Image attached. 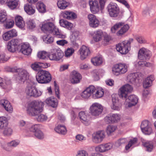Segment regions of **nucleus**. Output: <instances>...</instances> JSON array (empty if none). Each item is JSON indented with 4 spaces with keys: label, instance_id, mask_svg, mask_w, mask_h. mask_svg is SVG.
Returning a JSON list of instances; mask_svg holds the SVG:
<instances>
[{
    "label": "nucleus",
    "instance_id": "f257e3e1",
    "mask_svg": "<svg viewBox=\"0 0 156 156\" xmlns=\"http://www.w3.org/2000/svg\"><path fill=\"white\" fill-rule=\"evenodd\" d=\"M43 106V103L41 102L33 101L28 105L27 113L30 116H36L42 111Z\"/></svg>",
    "mask_w": 156,
    "mask_h": 156
},
{
    "label": "nucleus",
    "instance_id": "f03ea898",
    "mask_svg": "<svg viewBox=\"0 0 156 156\" xmlns=\"http://www.w3.org/2000/svg\"><path fill=\"white\" fill-rule=\"evenodd\" d=\"M129 28V25L125 24L123 22H119L113 25L111 27L110 30L112 33H116L117 36H121L126 32Z\"/></svg>",
    "mask_w": 156,
    "mask_h": 156
},
{
    "label": "nucleus",
    "instance_id": "7ed1b4c3",
    "mask_svg": "<svg viewBox=\"0 0 156 156\" xmlns=\"http://www.w3.org/2000/svg\"><path fill=\"white\" fill-rule=\"evenodd\" d=\"M107 0H89V5L90 10L93 14L99 12L104 8Z\"/></svg>",
    "mask_w": 156,
    "mask_h": 156
},
{
    "label": "nucleus",
    "instance_id": "20e7f679",
    "mask_svg": "<svg viewBox=\"0 0 156 156\" xmlns=\"http://www.w3.org/2000/svg\"><path fill=\"white\" fill-rule=\"evenodd\" d=\"M128 65L124 63H118L114 65L112 67V72L113 74L118 76L123 75L128 70Z\"/></svg>",
    "mask_w": 156,
    "mask_h": 156
},
{
    "label": "nucleus",
    "instance_id": "39448f33",
    "mask_svg": "<svg viewBox=\"0 0 156 156\" xmlns=\"http://www.w3.org/2000/svg\"><path fill=\"white\" fill-rule=\"evenodd\" d=\"M133 39L130 38L125 40L116 45V49L117 51L122 54H126L129 51L130 48V44L133 42Z\"/></svg>",
    "mask_w": 156,
    "mask_h": 156
},
{
    "label": "nucleus",
    "instance_id": "423d86ee",
    "mask_svg": "<svg viewBox=\"0 0 156 156\" xmlns=\"http://www.w3.org/2000/svg\"><path fill=\"white\" fill-rule=\"evenodd\" d=\"M37 81L39 83H49L51 80L50 73L46 70H39L36 76Z\"/></svg>",
    "mask_w": 156,
    "mask_h": 156
},
{
    "label": "nucleus",
    "instance_id": "0eeeda50",
    "mask_svg": "<svg viewBox=\"0 0 156 156\" xmlns=\"http://www.w3.org/2000/svg\"><path fill=\"white\" fill-rule=\"evenodd\" d=\"M107 9L109 16L112 17H117L119 13V8L115 3H110L108 5Z\"/></svg>",
    "mask_w": 156,
    "mask_h": 156
},
{
    "label": "nucleus",
    "instance_id": "6e6552de",
    "mask_svg": "<svg viewBox=\"0 0 156 156\" xmlns=\"http://www.w3.org/2000/svg\"><path fill=\"white\" fill-rule=\"evenodd\" d=\"M103 110L102 106L98 103L92 104L90 108V113L91 115L97 116L101 114Z\"/></svg>",
    "mask_w": 156,
    "mask_h": 156
},
{
    "label": "nucleus",
    "instance_id": "1a4fd4ad",
    "mask_svg": "<svg viewBox=\"0 0 156 156\" xmlns=\"http://www.w3.org/2000/svg\"><path fill=\"white\" fill-rule=\"evenodd\" d=\"M87 18L89 27L93 28L98 27L100 24V22L98 18L93 14L88 15Z\"/></svg>",
    "mask_w": 156,
    "mask_h": 156
},
{
    "label": "nucleus",
    "instance_id": "9d476101",
    "mask_svg": "<svg viewBox=\"0 0 156 156\" xmlns=\"http://www.w3.org/2000/svg\"><path fill=\"white\" fill-rule=\"evenodd\" d=\"M133 90V87L130 85L126 84L122 86L119 89V95L120 97L126 98L128 94Z\"/></svg>",
    "mask_w": 156,
    "mask_h": 156
},
{
    "label": "nucleus",
    "instance_id": "9b49d317",
    "mask_svg": "<svg viewBox=\"0 0 156 156\" xmlns=\"http://www.w3.org/2000/svg\"><path fill=\"white\" fill-rule=\"evenodd\" d=\"M78 53L80 59L83 60L90 55L91 51L89 47L83 45L78 50Z\"/></svg>",
    "mask_w": 156,
    "mask_h": 156
},
{
    "label": "nucleus",
    "instance_id": "f8f14e48",
    "mask_svg": "<svg viewBox=\"0 0 156 156\" xmlns=\"http://www.w3.org/2000/svg\"><path fill=\"white\" fill-rule=\"evenodd\" d=\"M20 43L17 39H13L8 42L7 48L10 52H14L18 50Z\"/></svg>",
    "mask_w": 156,
    "mask_h": 156
},
{
    "label": "nucleus",
    "instance_id": "ddd939ff",
    "mask_svg": "<svg viewBox=\"0 0 156 156\" xmlns=\"http://www.w3.org/2000/svg\"><path fill=\"white\" fill-rule=\"evenodd\" d=\"M113 147V144L111 143H107L101 144L95 148L96 152L103 153L112 149Z\"/></svg>",
    "mask_w": 156,
    "mask_h": 156
},
{
    "label": "nucleus",
    "instance_id": "4468645a",
    "mask_svg": "<svg viewBox=\"0 0 156 156\" xmlns=\"http://www.w3.org/2000/svg\"><path fill=\"white\" fill-rule=\"evenodd\" d=\"M26 93L29 96L35 97L40 96L42 94L41 92L40 91H38L35 87L32 86L27 87Z\"/></svg>",
    "mask_w": 156,
    "mask_h": 156
},
{
    "label": "nucleus",
    "instance_id": "2eb2a0df",
    "mask_svg": "<svg viewBox=\"0 0 156 156\" xmlns=\"http://www.w3.org/2000/svg\"><path fill=\"white\" fill-rule=\"evenodd\" d=\"M19 73L16 77L17 80L19 82H24L28 78L29 74L26 70L22 69H18L17 70Z\"/></svg>",
    "mask_w": 156,
    "mask_h": 156
},
{
    "label": "nucleus",
    "instance_id": "dca6fc26",
    "mask_svg": "<svg viewBox=\"0 0 156 156\" xmlns=\"http://www.w3.org/2000/svg\"><path fill=\"white\" fill-rule=\"evenodd\" d=\"M120 119L121 115L118 114L108 115L105 118V121L107 123L117 122L119 121Z\"/></svg>",
    "mask_w": 156,
    "mask_h": 156
},
{
    "label": "nucleus",
    "instance_id": "f3484780",
    "mask_svg": "<svg viewBox=\"0 0 156 156\" xmlns=\"http://www.w3.org/2000/svg\"><path fill=\"white\" fill-rule=\"evenodd\" d=\"M105 136V135L104 131H98L93 135L92 140L93 142L95 143H100L102 142Z\"/></svg>",
    "mask_w": 156,
    "mask_h": 156
},
{
    "label": "nucleus",
    "instance_id": "a211bd4d",
    "mask_svg": "<svg viewBox=\"0 0 156 156\" xmlns=\"http://www.w3.org/2000/svg\"><path fill=\"white\" fill-rule=\"evenodd\" d=\"M55 25L52 22L44 21L41 24V30L44 32H51L55 28Z\"/></svg>",
    "mask_w": 156,
    "mask_h": 156
},
{
    "label": "nucleus",
    "instance_id": "6ab92c4d",
    "mask_svg": "<svg viewBox=\"0 0 156 156\" xmlns=\"http://www.w3.org/2000/svg\"><path fill=\"white\" fill-rule=\"evenodd\" d=\"M82 76L77 71H73L71 75L70 81L72 84L77 83L80 82Z\"/></svg>",
    "mask_w": 156,
    "mask_h": 156
},
{
    "label": "nucleus",
    "instance_id": "aec40b11",
    "mask_svg": "<svg viewBox=\"0 0 156 156\" xmlns=\"http://www.w3.org/2000/svg\"><path fill=\"white\" fill-rule=\"evenodd\" d=\"M150 51L147 49L142 48L140 49L138 52V58L141 60H146L149 58Z\"/></svg>",
    "mask_w": 156,
    "mask_h": 156
},
{
    "label": "nucleus",
    "instance_id": "412c9836",
    "mask_svg": "<svg viewBox=\"0 0 156 156\" xmlns=\"http://www.w3.org/2000/svg\"><path fill=\"white\" fill-rule=\"evenodd\" d=\"M79 116L81 122L84 125L88 126L90 124L89 116L85 112L82 111L80 112Z\"/></svg>",
    "mask_w": 156,
    "mask_h": 156
},
{
    "label": "nucleus",
    "instance_id": "4be33fe9",
    "mask_svg": "<svg viewBox=\"0 0 156 156\" xmlns=\"http://www.w3.org/2000/svg\"><path fill=\"white\" fill-rule=\"evenodd\" d=\"M95 87L93 86H90L86 88L81 94V96L84 98H88L90 97L91 94H94Z\"/></svg>",
    "mask_w": 156,
    "mask_h": 156
},
{
    "label": "nucleus",
    "instance_id": "5701e85b",
    "mask_svg": "<svg viewBox=\"0 0 156 156\" xmlns=\"http://www.w3.org/2000/svg\"><path fill=\"white\" fill-rule=\"evenodd\" d=\"M32 51L29 43H24L21 45L20 51L24 55H29L31 54Z\"/></svg>",
    "mask_w": 156,
    "mask_h": 156
},
{
    "label": "nucleus",
    "instance_id": "b1692460",
    "mask_svg": "<svg viewBox=\"0 0 156 156\" xmlns=\"http://www.w3.org/2000/svg\"><path fill=\"white\" fill-rule=\"evenodd\" d=\"M138 101V98L135 95H132L129 96L126 100V104L128 107H131L136 104Z\"/></svg>",
    "mask_w": 156,
    "mask_h": 156
},
{
    "label": "nucleus",
    "instance_id": "393cba45",
    "mask_svg": "<svg viewBox=\"0 0 156 156\" xmlns=\"http://www.w3.org/2000/svg\"><path fill=\"white\" fill-rule=\"evenodd\" d=\"M15 21L16 25L18 27L22 30L25 29V23L22 17L19 15L16 16Z\"/></svg>",
    "mask_w": 156,
    "mask_h": 156
},
{
    "label": "nucleus",
    "instance_id": "a878e982",
    "mask_svg": "<svg viewBox=\"0 0 156 156\" xmlns=\"http://www.w3.org/2000/svg\"><path fill=\"white\" fill-rule=\"evenodd\" d=\"M62 16L63 18L69 20L74 19L77 17L74 12L69 11H64L62 12Z\"/></svg>",
    "mask_w": 156,
    "mask_h": 156
},
{
    "label": "nucleus",
    "instance_id": "bb28decb",
    "mask_svg": "<svg viewBox=\"0 0 156 156\" xmlns=\"http://www.w3.org/2000/svg\"><path fill=\"white\" fill-rule=\"evenodd\" d=\"M94 40L96 42L101 41L103 37V33L101 30L95 31L92 35Z\"/></svg>",
    "mask_w": 156,
    "mask_h": 156
},
{
    "label": "nucleus",
    "instance_id": "cd10ccee",
    "mask_svg": "<svg viewBox=\"0 0 156 156\" xmlns=\"http://www.w3.org/2000/svg\"><path fill=\"white\" fill-rule=\"evenodd\" d=\"M154 80V76L153 75H151L147 77L144 81L143 86L145 88H147L151 86L152 81Z\"/></svg>",
    "mask_w": 156,
    "mask_h": 156
},
{
    "label": "nucleus",
    "instance_id": "c85d7f7f",
    "mask_svg": "<svg viewBox=\"0 0 156 156\" xmlns=\"http://www.w3.org/2000/svg\"><path fill=\"white\" fill-rule=\"evenodd\" d=\"M54 129L56 133L63 135H65L67 132L66 128L63 125H58L55 127Z\"/></svg>",
    "mask_w": 156,
    "mask_h": 156
},
{
    "label": "nucleus",
    "instance_id": "c756f323",
    "mask_svg": "<svg viewBox=\"0 0 156 156\" xmlns=\"http://www.w3.org/2000/svg\"><path fill=\"white\" fill-rule=\"evenodd\" d=\"M20 3L19 0H9L7 5L10 9L14 10L16 8Z\"/></svg>",
    "mask_w": 156,
    "mask_h": 156
},
{
    "label": "nucleus",
    "instance_id": "7c9ffc66",
    "mask_svg": "<svg viewBox=\"0 0 156 156\" xmlns=\"http://www.w3.org/2000/svg\"><path fill=\"white\" fill-rule=\"evenodd\" d=\"M57 4L58 8L61 10L66 9L69 5V3L65 0H58Z\"/></svg>",
    "mask_w": 156,
    "mask_h": 156
},
{
    "label": "nucleus",
    "instance_id": "2f4dec72",
    "mask_svg": "<svg viewBox=\"0 0 156 156\" xmlns=\"http://www.w3.org/2000/svg\"><path fill=\"white\" fill-rule=\"evenodd\" d=\"M94 97L95 98H98L102 97L104 95V92L103 89L101 87L95 88V90L94 91Z\"/></svg>",
    "mask_w": 156,
    "mask_h": 156
},
{
    "label": "nucleus",
    "instance_id": "473e14b6",
    "mask_svg": "<svg viewBox=\"0 0 156 156\" xmlns=\"http://www.w3.org/2000/svg\"><path fill=\"white\" fill-rule=\"evenodd\" d=\"M51 32H52L54 35L58 38L65 39L66 37V35L62 34L61 31L59 30L55 26V28L51 31Z\"/></svg>",
    "mask_w": 156,
    "mask_h": 156
},
{
    "label": "nucleus",
    "instance_id": "72a5a7b5",
    "mask_svg": "<svg viewBox=\"0 0 156 156\" xmlns=\"http://www.w3.org/2000/svg\"><path fill=\"white\" fill-rule=\"evenodd\" d=\"M8 122L6 117L5 116L0 117V129H4L8 126Z\"/></svg>",
    "mask_w": 156,
    "mask_h": 156
},
{
    "label": "nucleus",
    "instance_id": "f704fd0d",
    "mask_svg": "<svg viewBox=\"0 0 156 156\" xmlns=\"http://www.w3.org/2000/svg\"><path fill=\"white\" fill-rule=\"evenodd\" d=\"M45 102L49 106L53 108L57 106V103L56 101V99L53 97H50L47 98L45 101Z\"/></svg>",
    "mask_w": 156,
    "mask_h": 156
},
{
    "label": "nucleus",
    "instance_id": "c9c22d12",
    "mask_svg": "<svg viewBox=\"0 0 156 156\" xmlns=\"http://www.w3.org/2000/svg\"><path fill=\"white\" fill-rule=\"evenodd\" d=\"M25 11L28 14L31 15L34 14L35 12L34 8L31 5L26 4L24 6Z\"/></svg>",
    "mask_w": 156,
    "mask_h": 156
},
{
    "label": "nucleus",
    "instance_id": "e433bc0d",
    "mask_svg": "<svg viewBox=\"0 0 156 156\" xmlns=\"http://www.w3.org/2000/svg\"><path fill=\"white\" fill-rule=\"evenodd\" d=\"M91 62L94 66H98L102 63L103 60L101 57H96L92 58Z\"/></svg>",
    "mask_w": 156,
    "mask_h": 156
},
{
    "label": "nucleus",
    "instance_id": "4c0bfd02",
    "mask_svg": "<svg viewBox=\"0 0 156 156\" xmlns=\"http://www.w3.org/2000/svg\"><path fill=\"white\" fill-rule=\"evenodd\" d=\"M48 53L46 51H39L37 54V57L39 59L45 60L48 58Z\"/></svg>",
    "mask_w": 156,
    "mask_h": 156
},
{
    "label": "nucleus",
    "instance_id": "58836bf2",
    "mask_svg": "<svg viewBox=\"0 0 156 156\" xmlns=\"http://www.w3.org/2000/svg\"><path fill=\"white\" fill-rule=\"evenodd\" d=\"M143 144L146 148L147 151L148 152H151L152 151L153 147L154 145L152 141H147L143 143Z\"/></svg>",
    "mask_w": 156,
    "mask_h": 156
},
{
    "label": "nucleus",
    "instance_id": "ea45409f",
    "mask_svg": "<svg viewBox=\"0 0 156 156\" xmlns=\"http://www.w3.org/2000/svg\"><path fill=\"white\" fill-rule=\"evenodd\" d=\"M37 8L38 11L41 13H44L46 11V6L42 2H38L37 4Z\"/></svg>",
    "mask_w": 156,
    "mask_h": 156
},
{
    "label": "nucleus",
    "instance_id": "a19ab883",
    "mask_svg": "<svg viewBox=\"0 0 156 156\" xmlns=\"http://www.w3.org/2000/svg\"><path fill=\"white\" fill-rule=\"evenodd\" d=\"M55 54V49H54L51 50L49 54H48V58L49 60L51 61H57L58 58L60 56V54L59 53L58 54L59 55L57 56H56Z\"/></svg>",
    "mask_w": 156,
    "mask_h": 156
},
{
    "label": "nucleus",
    "instance_id": "79ce46f5",
    "mask_svg": "<svg viewBox=\"0 0 156 156\" xmlns=\"http://www.w3.org/2000/svg\"><path fill=\"white\" fill-rule=\"evenodd\" d=\"M7 18V14L6 12H0V24L5 23Z\"/></svg>",
    "mask_w": 156,
    "mask_h": 156
},
{
    "label": "nucleus",
    "instance_id": "37998d69",
    "mask_svg": "<svg viewBox=\"0 0 156 156\" xmlns=\"http://www.w3.org/2000/svg\"><path fill=\"white\" fill-rule=\"evenodd\" d=\"M4 24V27L6 29H10L13 27L14 22L12 20L7 19V20Z\"/></svg>",
    "mask_w": 156,
    "mask_h": 156
},
{
    "label": "nucleus",
    "instance_id": "c03bdc74",
    "mask_svg": "<svg viewBox=\"0 0 156 156\" xmlns=\"http://www.w3.org/2000/svg\"><path fill=\"white\" fill-rule=\"evenodd\" d=\"M137 141V138H134L130 140L128 144L125 146V149L126 151L128 150L131 147L136 143Z\"/></svg>",
    "mask_w": 156,
    "mask_h": 156
},
{
    "label": "nucleus",
    "instance_id": "a18cd8bd",
    "mask_svg": "<svg viewBox=\"0 0 156 156\" xmlns=\"http://www.w3.org/2000/svg\"><path fill=\"white\" fill-rule=\"evenodd\" d=\"M27 24L28 28L30 29H33L36 27V23L34 20H29L27 22Z\"/></svg>",
    "mask_w": 156,
    "mask_h": 156
},
{
    "label": "nucleus",
    "instance_id": "49530a36",
    "mask_svg": "<svg viewBox=\"0 0 156 156\" xmlns=\"http://www.w3.org/2000/svg\"><path fill=\"white\" fill-rule=\"evenodd\" d=\"M42 39L44 41L47 43H51L54 40L53 37L47 35L43 36L42 37Z\"/></svg>",
    "mask_w": 156,
    "mask_h": 156
},
{
    "label": "nucleus",
    "instance_id": "de8ad7c7",
    "mask_svg": "<svg viewBox=\"0 0 156 156\" xmlns=\"http://www.w3.org/2000/svg\"><path fill=\"white\" fill-rule=\"evenodd\" d=\"M150 122L147 120H144L143 121L140 125V128L142 131L145 130V129L151 125Z\"/></svg>",
    "mask_w": 156,
    "mask_h": 156
},
{
    "label": "nucleus",
    "instance_id": "09e8293b",
    "mask_svg": "<svg viewBox=\"0 0 156 156\" xmlns=\"http://www.w3.org/2000/svg\"><path fill=\"white\" fill-rule=\"evenodd\" d=\"M74 50L72 48H68L65 51V55L69 57L72 56L74 52Z\"/></svg>",
    "mask_w": 156,
    "mask_h": 156
},
{
    "label": "nucleus",
    "instance_id": "8fccbe9b",
    "mask_svg": "<svg viewBox=\"0 0 156 156\" xmlns=\"http://www.w3.org/2000/svg\"><path fill=\"white\" fill-rule=\"evenodd\" d=\"M40 63L39 62H35L31 65L32 69L35 71H38L40 69Z\"/></svg>",
    "mask_w": 156,
    "mask_h": 156
},
{
    "label": "nucleus",
    "instance_id": "3c124183",
    "mask_svg": "<svg viewBox=\"0 0 156 156\" xmlns=\"http://www.w3.org/2000/svg\"><path fill=\"white\" fill-rule=\"evenodd\" d=\"M116 127L113 125H109L107 128L106 132L108 135L110 134L116 130Z\"/></svg>",
    "mask_w": 156,
    "mask_h": 156
},
{
    "label": "nucleus",
    "instance_id": "603ef678",
    "mask_svg": "<svg viewBox=\"0 0 156 156\" xmlns=\"http://www.w3.org/2000/svg\"><path fill=\"white\" fill-rule=\"evenodd\" d=\"M55 55L56 56H57L59 55L58 54V53L60 54V56L58 58L57 61H58L61 59L64 56V53L60 49H55Z\"/></svg>",
    "mask_w": 156,
    "mask_h": 156
},
{
    "label": "nucleus",
    "instance_id": "864d4df0",
    "mask_svg": "<svg viewBox=\"0 0 156 156\" xmlns=\"http://www.w3.org/2000/svg\"><path fill=\"white\" fill-rule=\"evenodd\" d=\"M76 156H89V155L86 151L81 150L77 151Z\"/></svg>",
    "mask_w": 156,
    "mask_h": 156
},
{
    "label": "nucleus",
    "instance_id": "5fc2aeb1",
    "mask_svg": "<svg viewBox=\"0 0 156 156\" xmlns=\"http://www.w3.org/2000/svg\"><path fill=\"white\" fill-rule=\"evenodd\" d=\"M145 135H149L151 134L153 132V129L151 125L145 129V130L142 131Z\"/></svg>",
    "mask_w": 156,
    "mask_h": 156
},
{
    "label": "nucleus",
    "instance_id": "6e6d98bb",
    "mask_svg": "<svg viewBox=\"0 0 156 156\" xmlns=\"http://www.w3.org/2000/svg\"><path fill=\"white\" fill-rule=\"evenodd\" d=\"M48 119L47 116L45 115L41 114L38 115L37 118V121L40 122H43L46 121Z\"/></svg>",
    "mask_w": 156,
    "mask_h": 156
},
{
    "label": "nucleus",
    "instance_id": "4d7b16f0",
    "mask_svg": "<svg viewBox=\"0 0 156 156\" xmlns=\"http://www.w3.org/2000/svg\"><path fill=\"white\" fill-rule=\"evenodd\" d=\"M127 141L126 138H122L118 140L115 143L116 146L119 147L124 144Z\"/></svg>",
    "mask_w": 156,
    "mask_h": 156
},
{
    "label": "nucleus",
    "instance_id": "13d9d810",
    "mask_svg": "<svg viewBox=\"0 0 156 156\" xmlns=\"http://www.w3.org/2000/svg\"><path fill=\"white\" fill-rule=\"evenodd\" d=\"M35 136L37 138L42 139L44 138V135L41 131L39 130L34 133Z\"/></svg>",
    "mask_w": 156,
    "mask_h": 156
},
{
    "label": "nucleus",
    "instance_id": "bf43d9fd",
    "mask_svg": "<svg viewBox=\"0 0 156 156\" xmlns=\"http://www.w3.org/2000/svg\"><path fill=\"white\" fill-rule=\"evenodd\" d=\"M92 74L94 79L95 80L97 81L99 79V73L98 70H94L92 72Z\"/></svg>",
    "mask_w": 156,
    "mask_h": 156
},
{
    "label": "nucleus",
    "instance_id": "052dcab7",
    "mask_svg": "<svg viewBox=\"0 0 156 156\" xmlns=\"http://www.w3.org/2000/svg\"><path fill=\"white\" fill-rule=\"evenodd\" d=\"M3 38L4 40L7 41L12 38L9 31L4 33L2 35Z\"/></svg>",
    "mask_w": 156,
    "mask_h": 156
},
{
    "label": "nucleus",
    "instance_id": "680f3d73",
    "mask_svg": "<svg viewBox=\"0 0 156 156\" xmlns=\"http://www.w3.org/2000/svg\"><path fill=\"white\" fill-rule=\"evenodd\" d=\"M3 134L6 136H10L11 135L12 133V131L11 129L10 128H5L4 129Z\"/></svg>",
    "mask_w": 156,
    "mask_h": 156
},
{
    "label": "nucleus",
    "instance_id": "e2e57ef3",
    "mask_svg": "<svg viewBox=\"0 0 156 156\" xmlns=\"http://www.w3.org/2000/svg\"><path fill=\"white\" fill-rule=\"evenodd\" d=\"M121 104L120 103L113 104L111 106V108L112 109L119 111V110L121 108Z\"/></svg>",
    "mask_w": 156,
    "mask_h": 156
},
{
    "label": "nucleus",
    "instance_id": "0e129e2a",
    "mask_svg": "<svg viewBox=\"0 0 156 156\" xmlns=\"http://www.w3.org/2000/svg\"><path fill=\"white\" fill-rule=\"evenodd\" d=\"M56 43L58 45L64 46L68 43V42L67 40L63 39L57 41Z\"/></svg>",
    "mask_w": 156,
    "mask_h": 156
},
{
    "label": "nucleus",
    "instance_id": "69168bd1",
    "mask_svg": "<svg viewBox=\"0 0 156 156\" xmlns=\"http://www.w3.org/2000/svg\"><path fill=\"white\" fill-rule=\"evenodd\" d=\"M138 75V73H137L131 74L129 76L130 82L131 83L134 82L136 80Z\"/></svg>",
    "mask_w": 156,
    "mask_h": 156
},
{
    "label": "nucleus",
    "instance_id": "338daca9",
    "mask_svg": "<svg viewBox=\"0 0 156 156\" xmlns=\"http://www.w3.org/2000/svg\"><path fill=\"white\" fill-rule=\"evenodd\" d=\"M85 140V137L81 134H78L76 136V140L77 142H82Z\"/></svg>",
    "mask_w": 156,
    "mask_h": 156
},
{
    "label": "nucleus",
    "instance_id": "774afa93",
    "mask_svg": "<svg viewBox=\"0 0 156 156\" xmlns=\"http://www.w3.org/2000/svg\"><path fill=\"white\" fill-rule=\"evenodd\" d=\"M39 127L38 125H34L31 126L30 128V131L35 133L36 131H37V130H39L38 129Z\"/></svg>",
    "mask_w": 156,
    "mask_h": 156
}]
</instances>
